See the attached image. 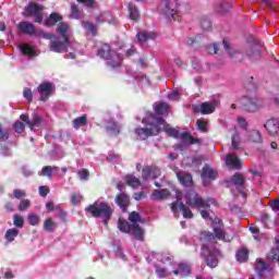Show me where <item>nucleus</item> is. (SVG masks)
Instances as JSON below:
<instances>
[{
  "instance_id": "obj_39",
  "label": "nucleus",
  "mask_w": 279,
  "mask_h": 279,
  "mask_svg": "<svg viewBox=\"0 0 279 279\" xmlns=\"http://www.w3.org/2000/svg\"><path fill=\"white\" fill-rule=\"evenodd\" d=\"M16 236H19V229H16V228L7 230V232L4 234V239H5V241H8V243H12L14 241V239H16Z\"/></svg>"
},
{
  "instance_id": "obj_17",
  "label": "nucleus",
  "mask_w": 279,
  "mask_h": 279,
  "mask_svg": "<svg viewBox=\"0 0 279 279\" xmlns=\"http://www.w3.org/2000/svg\"><path fill=\"white\" fill-rule=\"evenodd\" d=\"M225 162L229 169H241L243 165L241 163V159L236 155L229 154L225 158Z\"/></svg>"
},
{
  "instance_id": "obj_26",
  "label": "nucleus",
  "mask_w": 279,
  "mask_h": 279,
  "mask_svg": "<svg viewBox=\"0 0 279 279\" xmlns=\"http://www.w3.org/2000/svg\"><path fill=\"white\" fill-rule=\"evenodd\" d=\"M60 21H62V15L53 12L45 20L44 25H46V27H53V25L60 23Z\"/></svg>"
},
{
  "instance_id": "obj_51",
  "label": "nucleus",
  "mask_w": 279,
  "mask_h": 279,
  "mask_svg": "<svg viewBox=\"0 0 279 279\" xmlns=\"http://www.w3.org/2000/svg\"><path fill=\"white\" fill-rule=\"evenodd\" d=\"M239 145H241V135L239 134V131H235L233 136H232V147H233V149H241V147Z\"/></svg>"
},
{
  "instance_id": "obj_10",
  "label": "nucleus",
  "mask_w": 279,
  "mask_h": 279,
  "mask_svg": "<svg viewBox=\"0 0 279 279\" xmlns=\"http://www.w3.org/2000/svg\"><path fill=\"white\" fill-rule=\"evenodd\" d=\"M37 92L39 93V101H49L51 95H53V83L44 82L38 85Z\"/></svg>"
},
{
  "instance_id": "obj_8",
  "label": "nucleus",
  "mask_w": 279,
  "mask_h": 279,
  "mask_svg": "<svg viewBox=\"0 0 279 279\" xmlns=\"http://www.w3.org/2000/svg\"><path fill=\"white\" fill-rule=\"evenodd\" d=\"M71 47V39H60V37H54L50 40L49 49L53 51V53H66L69 48Z\"/></svg>"
},
{
  "instance_id": "obj_21",
  "label": "nucleus",
  "mask_w": 279,
  "mask_h": 279,
  "mask_svg": "<svg viewBox=\"0 0 279 279\" xmlns=\"http://www.w3.org/2000/svg\"><path fill=\"white\" fill-rule=\"evenodd\" d=\"M171 197V192L167 189L163 190H154L150 195V199L162 202L163 199H169Z\"/></svg>"
},
{
  "instance_id": "obj_36",
  "label": "nucleus",
  "mask_w": 279,
  "mask_h": 279,
  "mask_svg": "<svg viewBox=\"0 0 279 279\" xmlns=\"http://www.w3.org/2000/svg\"><path fill=\"white\" fill-rule=\"evenodd\" d=\"M57 229H58V223H56V221H53V219L47 218L44 221L45 232H56Z\"/></svg>"
},
{
  "instance_id": "obj_7",
  "label": "nucleus",
  "mask_w": 279,
  "mask_h": 279,
  "mask_svg": "<svg viewBox=\"0 0 279 279\" xmlns=\"http://www.w3.org/2000/svg\"><path fill=\"white\" fill-rule=\"evenodd\" d=\"M220 101L215 99L211 101H205L201 105H192V110L196 114H213L215 110H217V106H219Z\"/></svg>"
},
{
  "instance_id": "obj_5",
  "label": "nucleus",
  "mask_w": 279,
  "mask_h": 279,
  "mask_svg": "<svg viewBox=\"0 0 279 279\" xmlns=\"http://www.w3.org/2000/svg\"><path fill=\"white\" fill-rule=\"evenodd\" d=\"M220 254L221 252L219 250L210 248L206 244H203L201 247V256L210 269H215L219 265Z\"/></svg>"
},
{
  "instance_id": "obj_42",
  "label": "nucleus",
  "mask_w": 279,
  "mask_h": 279,
  "mask_svg": "<svg viewBox=\"0 0 279 279\" xmlns=\"http://www.w3.org/2000/svg\"><path fill=\"white\" fill-rule=\"evenodd\" d=\"M214 239H218V241H226V231L223 227L218 226L214 228Z\"/></svg>"
},
{
  "instance_id": "obj_57",
  "label": "nucleus",
  "mask_w": 279,
  "mask_h": 279,
  "mask_svg": "<svg viewBox=\"0 0 279 279\" xmlns=\"http://www.w3.org/2000/svg\"><path fill=\"white\" fill-rule=\"evenodd\" d=\"M28 223L29 226H38L40 223V216L35 214L28 215Z\"/></svg>"
},
{
  "instance_id": "obj_19",
  "label": "nucleus",
  "mask_w": 279,
  "mask_h": 279,
  "mask_svg": "<svg viewBox=\"0 0 279 279\" xmlns=\"http://www.w3.org/2000/svg\"><path fill=\"white\" fill-rule=\"evenodd\" d=\"M214 10L217 12V14H228V12L232 10V4L226 0H220L215 2Z\"/></svg>"
},
{
  "instance_id": "obj_22",
  "label": "nucleus",
  "mask_w": 279,
  "mask_h": 279,
  "mask_svg": "<svg viewBox=\"0 0 279 279\" xmlns=\"http://www.w3.org/2000/svg\"><path fill=\"white\" fill-rule=\"evenodd\" d=\"M142 178L143 180H147L148 178H153V180H156V178H160V168L147 167L146 169H143Z\"/></svg>"
},
{
  "instance_id": "obj_3",
  "label": "nucleus",
  "mask_w": 279,
  "mask_h": 279,
  "mask_svg": "<svg viewBox=\"0 0 279 279\" xmlns=\"http://www.w3.org/2000/svg\"><path fill=\"white\" fill-rule=\"evenodd\" d=\"M157 117L154 114L148 119H143L142 123H144L147 128H136L135 134L137 141H147L149 136H158L160 134V128L158 126V122L156 121Z\"/></svg>"
},
{
  "instance_id": "obj_61",
  "label": "nucleus",
  "mask_w": 279,
  "mask_h": 279,
  "mask_svg": "<svg viewBox=\"0 0 279 279\" xmlns=\"http://www.w3.org/2000/svg\"><path fill=\"white\" fill-rule=\"evenodd\" d=\"M77 175L81 180H88V178H90V172L88 171V169H82L78 170Z\"/></svg>"
},
{
  "instance_id": "obj_11",
  "label": "nucleus",
  "mask_w": 279,
  "mask_h": 279,
  "mask_svg": "<svg viewBox=\"0 0 279 279\" xmlns=\"http://www.w3.org/2000/svg\"><path fill=\"white\" fill-rule=\"evenodd\" d=\"M231 184H233V186H235V189H236L238 193H240V195H242L243 197H247V193H245L243 191V186H245V177L243 175V173L235 172L231 177Z\"/></svg>"
},
{
  "instance_id": "obj_56",
  "label": "nucleus",
  "mask_w": 279,
  "mask_h": 279,
  "mask_svg": "<svg viewBox=\"0 0 279 279\" xmlns=\"http://www.w3.org/2000/svg\"><path fill=\"white\" fill-rule=\"evenodd\" d=\"M10 138V130L0 126V143H5Z\"/></svg>"
},
{
  "instance_id": "obj_40",
  "label": "nucleus",
  "mask_w": 279,
  "mask_h": 279,
  "mask_svg": "<svg viewBox=\"0 0 279 279\" xmlns=\"http://www.w3.org/2000/svg\"><path fill=\"white\" fill-rule=\"evenodd\" d=\"M53 171H58V166H45L41 169L40 175H47L51 180L53 178Z\"/></svg>"
},
{
  "instance_id": "obj_6",
  "label": "nucleus",
  "mask_w": 279,
  "mask_h": 279,
  "mask_svg": "<svg viewBox=\"0 0 279 279\" xmlns=\"http://www.w3.org/2000/svg\"><path fill=\"white\" fill-rule=\"evenodd\" d=\"M185 204L191 208H210V203L199 196V194L191 191L185 196Z\"/></svg>"
},
{
  "instance_id": "obj_35",
  "label": "nucleus",
  "mask_w": 279,
  "mask_h": 279,
  "mask_svg": "<svg viewBox=\"0 0 279 279\" xmlns=\"http://www.w3.org/2000/svg\"><path fill=\"white\" fill-rule=\"evenodd\" d=\"M248 141H251V143H257V144L263 143V135L260 134V131L258 130L250 131Z\"/></svg>"
},
{
  "instance_id": "obj_34",
  "label": "nucleus",
  "mask_w": 279,
  "mask_h": 279,
  "mask_svg": "<svg viewBox=\"0 0 279 279\" xmlns=\"http://www.w3.org/2000/svg\"><path fill=\"white\" fill-rule=\"evenodd\" d=\"M178 178L183 186H191L193 184V175L191 173H181L178 174Z\"/></svg>"
},
{
  "instance_id": "obj_33",
  "label": "nucleus",
  "mask_w": 279,
  "mask_h": 279,
  "mask_svg": "<svg viewBox=\"0 0 279 279\" xmlns=\"http://www.w3.org/2000/svg\"><path fill=\"white\" fill-rule=\"evenodd\" d=\"M235 258L239 263H247L250 251L247 248H240L235 254Z\"/></svg>"
},
{
  "instance_id": "obj_62",
  "label": "nucleus",
  "mask_w": 279,
  "mask_h": 279,
  "mask_svg": "<svg viewBox=\"0 0 279 279\" xmlns=\"http://www.w3.org/2000/svg\"><path fill=\"white\" fill-rule=\"evenodd\" d=\"M82 199H84V197L80 194H72L71 196V203L73 204V206H77V204H80Z\"/></svg>"
},
{
  "instance_id": "obj_63",
  "label": "nucleus",
  "mask_w": 279,
  "mask_h": 279,
  "mask_svg": "<svg viewBox=\"0 0 279 279\" xmlns=\"http://www.w3.org/2000/svg\"><path fill=\"white\" fill-rule=\"evenodd\" d=\"M156 274L158 278H168L169 274L167 272V268H157Z\"/></svg>"
},
{
  "instance_id": "obj_45",
  "label": "nucleus",
  "mask_w": 279,
  "mask_h": 279,
  "mask_svg": "<svg viewBox=\"0 0 279 279\" xmlns=\"http://www.w3.org/2000/svg\"><path fill=\"white\" fill-rule=\"evenodd\" d=\"M82 27H84V29H87V32H90L93 36H97V26L92 22L82 21Z\"/></svg>"
},
{
  "instance_id": "obj_24",
  "label": "nucleus",
  "mask_w": 279,
  "mask_h": 279,
  "mask_svg": "<svg viewBox=\"0 0 279 279\" xmlns=\"http://www.w3.org/2000/svg\"><path fill=\"white\" fill-rule=\"evenodd\" d=\"M136 38H137L138 43H147V40H154L156 38V33L141 31L136 34Z\"/></svg>"
},
{
  "instance_id": "obj_55",
  "label": "nucleus",
  "mask_w": 279,
  "mask_h": 279,
  "mask_svg": "<svg viewBox=\"0 0 279 279\" xmlns=\"http://www.w3.org/2000/svg\"><path fill=\"white\" fill-rule=\"evenodd\" d=\"M13 130H15L16 134H23V132H25V123L15 121L13 124Z\"/></svg>"
},
{
  "instance_id": "obj_14",
  "label": "nucleus",
  "mask_w": 279,
  "mask_h": 279,
  "mask_svg": "<svg viewBox=\"0 0 279 279\" xmlns=\"http://www.w3.org/2000/svg\"><path fill=\"white\" fill-rule=\"evenodd\" d=\"M116 204L121 208L122 213H128L130 206V195L120 193L116 196Z\"/></svg>"
},
{
  "instance_id": "obj_20",
  "label": "nucleus",
  "mask_w": 279,
  "mask_h": 279,
  "mask_svg": "<svg viewBox=\"0 0 279 279\" xmlns=\"http://www.w3.org/2000/svg\"><path fill=\"white\" fill-rule=\"evenodd\" d=\"M264 128L267 130V132L270 136H276V135H278L279 120L270 119L264 124Z\"/></svg>"
},
{
  "instance_id": "obj_31",
  "label": "nucleus",
  "mask_w": 279,
  "mask_h": 279,
  "mask_svg": "<svg viewBox=\"0 0 279 279\" xmlns=\"http://www.w3.org/2000/svg\"><path fill=\"white\" fill-rule=\"evenodd\" d=\"M125 182L126 185L131 186L132 189H138V186H141V180L134 177V174H126Z\"/></svg>"
},
{
  "instance_id": "obj_18",
  "label": "nucleus",
  "mask_w": 279,
  "mask_h": 279,
  "mask_svg": "<svg viewBox=\"0 0 279 279\" xmlns=\"http://www.w3.org/2000/svg\"><path fill=\"white\" fill-rule=\"evenodd\" d=\"M222 45H223L225 50L229 52L233 62H243V60H244L243 52H240V51L232 52V51H230V41L228 39H223Z\"/></svg>"
},
{
  "instance_id": "obj_32",
  "label": "nucleus",
  "mask_w": 279,
  "mask_h": 279,
  "mask_svg": "<svg viewBox=\"0 0 279 279\" xmlns=\"http://www.w3.org/2000/svg\"><path fill=\"white\" fill-rule=\"evenodd\" d=\"M88 124V116L83 114L72 121V125L75 130H80V128Z\"/></svg>"
},
{
  "instance_id": "obj_64",
  "label": "nucleus",
  "mask_w": 279,
  "mask_h": 279,
  "mask_svg": "<svg viewBox=\"0 0 279 279\" xmlns=\"http://www.w3.org/2000/svg\"><path fill=\"white\" fill-rule=\"evenodd\" d=\"M270 208L274 213H279V198L270 202Z\"/></svg>"
},
{
  "instance_id": "obj_54",
  "label": "nucleus",
  "mask_w": 279,
  "mask_h": 279,
  "mask_svg": "<svg viewBox=\"0 0 279 279\" xmlns=\"http://www.w3.org/2000/svg\"><path fill=\"white\" fill-rule=\"evenodd\" d=\"M27 193L25 192V190L15 189L13 190V194L10 195V197H14L15 199H23V197H25Z\"/></svg>"
},
{
  "instance_id": "obj_59",
  "label": "nucleus",
  "mask_w": 279,
  "mask_h": 279,
  "mask_svg": "<svg viewBox=\"0 0 279 279\" xmlns=\"http://www.w3.org/2000/svg\"><path fill=\"white\" fill-rule=\"evenodd\" d=\"M201 239L203 241H215V233H213L210 231H203L201 233Z\"/></svg>"
},
{
  "instance_id": "obj_43",
  "label": "nucleus",
  "mask_w": 279,
  "mask_h": 279,
  "mask_svg": "<svg viewBox=\"0 0 279 279\" xmlns=\"http://www.w3.org/2000/svg\"><path fill=\"white\" fill-rule=\"evenodd\" d=\"M207 51L211 56H223V51H221V48L219 47V44H210L207 47Z\"/></svg>"
},
{
  "instance_id": "obj_53",
  "label": "nucleus",
  "mask_w": 279,
  "mask_h": 279,
  "mask_svg": "<svg viewBox=\"0 0 279 279\" xmlns=\"http://www.w3.org/2000/svg\"><path fill=\"white\" fill-rule=\"evenodd\" d=\"M29 206H32L31 199H22L17 208H19L20 213H25V210H27V208H29Z\"/></svg>"
},
{
  "instance_id": "obj_25",
  "label": "nucleus",
  "mask_w": 279,
  "mask_h": 279,
  "mask_svg": "<svg viewBox=\"0 0 279 279\" xmlns=\"http://www.w3.org/2000/svg\"><path fill=\"white\" fill-rule=\"evenodd\" d=\"M155 114L165 117L169 114V104L167 102H156L154 106Z\"/></svg>"
},
{
  "instance_id": "obj_44",
  "label": "nucleus",
  "mask_w": 279,
  "mask_h": 279,
  "mask_svg": "<svg viewBox=\"0 0 279 279\" xmlns=\"http://www.w3.org/2000/svg\"><path fill=\"white\" fill-rule=\"evenodd\" d=\"M201 27L205 32H210L213 29V22L207 16L201 17Z\"/></svg>"
},
{
  "instance_id": "obj_4",
  "label": "nucleus",
  "mask_w": 279,
  "mask_h": 279,
  "mask_svg": "<svg viewBox=\"0 0 279 279\" xmlns=\"http://www.w3.org/2000/svg\"><path fill=\"white\" fill-rule=\"evenodd\" d=\"M97 56L102 60H107L108 66H111V69H119V66H121V62H123V56L112 51L108 44H104L98 49Z\"/></svg>"
},
{
  "instance_id": "obj_27",
  "label": "nucleus",
  "mask_w": 279,
  "mask_h": 279,
  "mask_svg": "<svg viewBox=\"0 0 279 279\" xmlns=\"http://www.w3.org/2000/svg\"><path fill=\"white\" fill-rule=\"evenodd\" d=\"M132 232L136 241H145V230L141 228V225L138 223H133L132 225Z\"/></svg>"
},
{
  "instance_id": "obj_38",
  "label": "nucleus",
  "mask_w": 279,
  "mask_h": 279,
  "mask_svg": "<svg viewBox=\"0 0 279 279\" xmlns=\"http://www.w3.org/2000/svg\"><path fill=\"white\" fill-rule=\"evenodd\" d=\"M118 228L120 232H125L126 234L132 232V225L128 222V220H122L121 218L119 219Z\"/></svg>"
},
{
  "instance_id": "obj_15",
  "label": "nucleus",
  "mask_w": 279,
  "mask_h": 279,
  "mask_svg": "<svg viewBox=\"0 0 279 279\" xmlns=\"http://www.w3.org/2000/svg\"><path fill=\"white\" fill-rule=\"evenodd\" d=\"M39 12H43V7L36 2H29L24 9L23 16H25V19H29V16H34Z\"/></svg>"
},
{
  "instance_id": "obj_50",
  "label": "nucleus",
  "mask_w": 279,
  "mask_h": 279,
  "mask_svg": "<svg viewBox=\"0 0 279 279\" xmlns=\"http://www.w3.org/2000/svg\"><path fill=\"white\" fill-rule=\"evenodd\" d=\"M196 128L199 130V132H208V121L205 119L196 120Z\"/></svg>"
},
{
  "instance_id": "obj_9",
  "label": "nucleus",
  "mask_w": 279,
  "mask_h": 279,
  "mask_svg": "<svg viewBox=\"0 0 279 279\" xmlns=\"http://www.w3.org/2000/svg\"><path fill=\"white\" fill-rule=\"evenodd\" d=\"M260 108V104L256 98L244 97L240 101V109L244 112H256Z\"/></svg>"
},
{
  "instance_id": "obj_41",
  "label": "nucleus",
  "mask_w": 279,
  "mask_h": 279,
  "mask_svg": "<svg viewBox=\"0 0 279 279\" xmlns=\"http://www.w3.org/2000/svg\"><path fill=\"white\" fill-rule=\"evenodd\" d=\"M129 14L131 21H138L141 19V12H138V9L134 4H129Z\"/></svg>"
},
{
  "instance_id": "obj_49",
  "label": "nucleus",
  "mask_w": 279,
  "mask_h": 279,
  "mask_svg": "<svg viewBox=\"0 0 279 279\" xmlns=\"http://www.w3.org/2000/svg\"><path fill=\"white\" fill-rule=\"evenodd\" d=\"M129 221H131L133 226V223H141L143 221V218L141 217V214H138V211H132L129 215Z\"/></svg>"
},
{
  "instance_id": "obj_2",
  "label": "nucleus",
  "mask_w": 279,
  "mask_h": 279,
  "mask_svg": "<svg viewBox=\"0 0 279 279\" xmlns=\"http://www.w3.org/2000/svg\"><path fill=\"white\" fill-rule=\"evenodd\" d=\"M85 213H88L90 217H94L96 219L101 217L102 223H105V226H108V223L112 219L114 209H112L110 204L106 202H101L98 205L97 203H95L85 207Z\"/></svg>"
},
{
  "instance_id": "obj_46",
  "label": "nucleus",
  "mask_w": 279,
  "mask_h": 279,
  "mask_svg": "<svg viewBox=\"0 0 279 279\" xmlns=\"http://www.w3.org/2000/svg\"><path fill=\"white\" fill-rule=\"evenodd\" d=\"M181 213H183L184 219H193V211H191V208L184 205V203H180L179 206Z\"/></svg>"
},
{
  "instance_id": "obj_30",
  "label": "nucleus",
  "mask_w": 279,
  "mask_h": 279,
  "mask_svg": "<svg viewBox=\"0 0 279 279\" xmlns=\"http://www.w3.org/2000/svg\"><path fill=\"white\" fill-rule=\"evenodd\" d=\"M202 178H204V179L207 178L208 180H215L217 178V171L211 169L210 166L205 165L203 167Z\"/></svg>"
},
{
  "instance_id": "obj_28",
  "label": "nucleus",
  "mask_w": 279,
  "mask_h": 279,
  "mask_svg": "<svg viewBox=\"0 0 279 279\" xmlns=\"http://www.w3.org/2000/svg\"><path fill=\"white\" fill-rule=\"evenodd\" d=\"M57 32L62 36L65 40H71V35L69 34V24L61 22L57 26Z\"/></svg>"
},
{
  "instance_id": "obj_52",
  "label": "nucleus",
  "mask_w": 279,
  "mask_h": 279,
  "mask_svg": "<svg viewBox=\"0 0 279 279\" xmlns=\"http://www.w3.org/2000/svg\"><path fill=\"white\" fill-rule=\"evenodd\" d=\"M13 226L15 228H23V226H25V218H23V216H20V215H14Z\"/></svg>"
},
{
  "instance_id": "obj_12",
  "label": "nucleus",
  "mask_w": 279,
  "mask_h": 279,
  "mask_svg": "<svg viewBox=\"0 0 279 279\" xmlns=\"http://www.w3.org/2000/svg\"><path fill=\"white\" fill-rule=\"evenodd\" d=\"M159 8L168 19H173V21H180V17H178V10L171 9L169 0H161Z\"/></svg>"
},
{
  "instance_id": "obj_16",
  "label": "nucleus",
  "mask_w": 279,
  "mask_h": 279,
  "mask_svg": "<svg viewBox=\"0 0 279 279\" xmlns=\"http://www.w3.org/2000/svg\"><path fill=\"white\" fill-rule=\"evenodd\" d=\"M20 119H21V121H24V123H26V125L31 130H34V128H38V125H40V123H43V118L40 116H34L33 120H29V116L21 114Z\"/></svg>"
},
{
  "instance_id": "obj_58",
  "label": "nucleus",
  "mask_w": 279,
  "mask_h": 279,
  "mask_svg": "<svg viewBox=\"0 0 279 279\" xmlns=\"http://www.w3.org/2000/svg\"><path fill=\"white\" fill-rule=\"evenodd\" d=\"M80 14H81V11H80V8L77 7V4L75 3H72L71 4V19H80Z\"/></svg>"
},
{
  "instance_id": "obj_23",
  "label": "nucleus",
  "mask_w": 279,
  "mask_h": 279,
  "mask_svg": "<svg viewBox=\"0 0 279 279\" xmlns=\"http://www.w3.org/2000/svg\"><path fill=\"white\" fill-rule=\"evenodd\" d=\"M17 28L20 32H23V34H27L28 36H34L36 34V26L29 22H20L17 24Z\"/></svg>"
},
{
  "instance_id": "obj_29",
  "label": "nucleus",
  "mask_w": 279,
  "mask_h": 279,
  "mask_svg": "<svg viewBox=\"0 0 279 279\" xmlns=\"http://www.w3.org/2000/svg\"><path fill=\"white\" fill-rule=\"evenodd\" d=\"M246 56L250 58V60H260V50L258 49V46L253 45L246 50Z\"/></svg>"
},
{
  "instance_id": "obj_1",
  "label": "nucleus",
  "mask_w": 279,
  "mask_h": 279,
  "mask_svg": "<svg viewBox=\"0 0 279 279\" xmlns=\"http://www.w3.org/2000/svg\"><path fill=\"white\" fill-rule=\"evenodd\" d=\"M156 122L157 128H159V134L160 132H166L168 136H171L172 138H181V141H184V143H189L190 145H197L202 143V140L191 136V133L189 132H183L180 135V131L171 128L163 118L157 117Z\"/></svg>"
},
{
  "instance_id": "obj_13",
  "label": "nucleus",
  "mask_w": 279,
  "mask_h": 279,
  "mask_svg": "<svg viewBox=\"0 0 279 279\" xmlns=\"http://www.w3.org/2000/svg\"><path fill=\"white\" fill-rule=\"evenodd\" d=\"M255 271L259 279H265V274H269L271 276V267L260 258L256 259Z\"/></svg>"
},
{
  "instance_id": "obj_47",
  "label": "nucleus",
  "mask_w": 279,
  "mask_h": 279,
  "mask_svg": "<svg viewBox=\"0 0 279 279\" xmlns=\"http://www.w3.org/2000/svg\"><path fill=\"white\" fill-rule=\"evenodd\" d=\"M179 269L182 278H187V276H191V266L187 264H179Z\"/></svg>"
},
{
  "instance_id": "obj_37",
  "label": "nucleus",
  "mask_w": 279,
  "mask_h": 279,
  "mask_svg": "<svg viewBox=\"0 0 279 279\" xmlns=\"http://www.w3.org/2000/svg\"><path fill=\"white\" fill-rule=\"evenodd\" d=\"M106 132H110L111 134H114V136H119V134H121V129H119V124H117V122L111 120L106 126Z\"/></svg>"
},
{
  "instance_id": "obj_60",
  "label": "nucleus",
  "mask_w": 279,
  "mask_h": 279,
  "mask_svg": "<svg viewBox=\"0 0 279 279\" xmlns=\"http://www.w3.org/2000/svg\"><path fill=\"white\" fill-rule=\"evenodd\" d=\"M23 96L26 98V101H28V104H32V101H34V93L31 88H24Z\"/></svg>"
},
{
  "instance_id": "obj_48",
  "label": "nucleus",
  "mask_w": 279,
  "mask_h": 279,
  "mask_svg": "<svg viewBox=\"0 0 279 279\" xmlns=\"http://www.w3.org/2000/svg\"><path fill=\"white\" fill-rule=\"evenodd\" d=\"M20 51H22L23 56H34V48L28 44H22Z\"/></svg>"
}]
</instances>
